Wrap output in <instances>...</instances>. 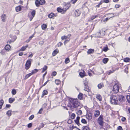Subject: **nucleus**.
I'll return each instance as SVG.
<instances>
[{
	"mask_svg": "<svg viewBox=\"0 0 130 130\" xmlns=\"http://www.w3.org/2000/svg\"><path fill=\"white\" fill-rule=\"evenodd\" d=\"M77 114L78 115H80L82 114V112L81 110H78L76 112Z\"/></svg>",
	"mask_w": 130,
	"mask_h": 130,
	"instance_id": "obj_37",
	"label": "nucleus"
},
{
	"mask_svg": "<svg viewBox=\"0 0 130 130\" xmlns=\"http://www.w3.org/2000/svg\"><path fill=\"white\" fill-rule=\"evenodd\" d=\"M54 15V14L53 13H50L48 15V17L50 18H52V17H53Z\"/></svg>",
	"mask_w": 130,
	"mask_h": 130,
	"instance_id": "obj_29",
	"label": "nucleus"
},
{
	"mask_svg": "<svg viewBox=\"0 0 130 130\" xmlns=\"http://www.w3.org/2000/svg\"><path fill=\"white\" fill-rule=\"evenodd\" d=\"M126 118L124 117H123L121 119V120L123 122H124L126 120Z\"/></svg>",
	"mask_w": 130,
	"mask_h": 130,
	"instance_id": "obj_60",
	"label": "nucleus"
},
{
	"mask_svg": "<svg viewBox=\"0 0 130 130\" xmlns=\"http://www.w3.org/2000/svg\"><path fill=\"white\" fill-rule=\"evenodd\" d=\"M86 118L88 120H91L92 118V114L90 113H88L86 115Z\"/></svg>",
	"mask_w": 130,
	"mask_h": 130,
	"instance_id": "obj_10",
	"label": "nucleus"
},
{
	"mask_svg": "<svg viewBox=\"0 0 130 130\" xmlns=\"http://www.w3.org/2000/svg\"><path fill=\"white\" fill-rule=\"evenodd\" d=\"M75 116V114L74 113H72L71 116V119H73L74 118Z\"/></svg>",
	"mask_w": 130,
	"mask_h": 130,
	"instance_id": "obj_44",
	"label": "nucleus"
},
{
	"mask_svg": "<svg viewBox=\"0 0 130 130\" xmlns=\"http://www.w3.org/2000/svg\"><path fill=\"white\" fill-rule=\"evenodd\" d=\"M72 130H76V128H77L76 126H72Z\"/></svg>",
	"mask_w": 130,
	"mask_h": 130,
	"instance_id": "obj_52",
	"label": "nucleus"
},
{
	"mask_svg": "<svg viewBox=\"0 0 130 130\" xmlns=\"http://www.w3.org/2000/svg\"><path fill=\"white\" fill-rule=\"evenodd\" d=\"M81 122L82 123L84 124H86L87 123V121L86 120L84 119H82L81 120Z\"/></svg>",
	"mask_w": 130,
	"mask_h": 130,
	"instance_id": "obj_41",
	"label": "nucleus"
},
{
	"mask_svg": "<svg viewBox=\"0 0 130 130\" xmlns=\"http://www.w3.org/2000/svg\"><path fill=\"white\" fill-rule=\"evenodd\" d=\"M108 59L107 58H105L103 60V62L104 63H106L108 61Z\"/></svg>",
	"mask_w": 130,
	"mask_h": 130,
	"instance_id": "obj_27",
	"label": "nucleus"
},
{
	"mask_svg": "<svg viewBox=\"0 0 130 130\" xmlns=\"http://www.w3.org/2000/svg\"><path fill=\"white\" fill-rule=\"evenodd\" d=\"M130 60V59L128 58H124V62H127L129 61Z\"/></svg>",
	"mask_w": 130,
	"mask_h": 130,
	"instance_id": "obj_33",
	"label": "nucleus"
},
{
	"mask_svg": "<svg viewBox=\"0 0 130 130\" xmlns=\"http://www.w3.org/2000/svg\"><path fill=\"white\" fill-rule=\"evenodd\" d=\"M104 87V85L102 83L99 84L98 85V87L99 89H100Z\"/></svg>",
	"mask_w": 130,
	"mask_h": 130,
	"instance_id": "obj_15",
	"label": "nucleus"
},
{
	"mask_svg": "<svg viewBox=\"0 0 130 130\" xmlns=\"http://www.w3.org/2000/svg\"><path fill=\"white\" fill-rule=\"evenodd\" d=\"M84 90L85 91H87L88 92H89L90 91V90L88 88V86H84Z\"/></svg>",
	"mask_w": 130,
	"mask_h": 130,
	"instance_id": "obj_28",
	"label": "nucleus"
},
{
	"mask_svg": "<svg viewBox=\"0 0 130 130\" xmlns=\"http://www.w3.org/2000/svg\"><path fill=\"white\" fill-rule=\"evenodd\" d=\"M2 21L3 22L5 21L6 19V15L5 14H3L1 16Z\"/></svg>",
	"mask_w": 130,
	"mask_h": 130,
	"instance_id": "obj_11",
	"label": "nucleus"
},
{
	"mask_svg": "<svg viewBox=\"0 0 130 130\" xmlns=\"http://www.w3.org/2000/svg\"><path fill=\"white\" fill-rule=\"evenodd\" d=\"M36 14V11L35 10H33L31 13V15H30L29 14L28 15V17L30 18V20L31 21L33 18L35 16Z\"/></svg>",
	"mask_w": 130,
	"mask_h": 130,
	"instance_id": "obj_7",
	"label": "nucleus"
},
{
	"mask_svg": "<svg viewBox=\"0 0 130 130\" xmlns=\"http://www.w3.org/2000/svg\"><path fill=\"white\" fill-rule=\"evenodd\" d=\"M70 61V60L69 58H68L65 59V62L66 64H67L69 63Z\"/></svg>",
	"mask_w": 130,
	"mask_h": 130,
	"instance_id": "obj_39",
	"label": "nucleus"
},
{
	"mask_svg": "<svg viewBox=\"0 0 130 130\" xmlns=\"http://www.w3.org/2000/svg\"><path fill=\"white\" fill-rule=\"evenodd\" d=\"M28 47V45H26L25 46H23L21 49H20V51H24L26 49V48Z\"/></svg>",
	"mask_w": 130,
	"mask_h": 130,
	"instance_id": "obj_19",
	"label": "nucleus"
},
{
	"mask_svg": "<svg viewBox=\"0 0 130 130\" xmlns=\"http://www.w3.org/2000/svg\"><path fill=\"white\" fill-rule=\"evenodd\" d=\"M47 25L45 24H43L41 26L43 30H45L46 28Z\"/></svg>",
	"mask_w": 130,
	"mask_h": 130,
	"instance_id": "obj_25",
	"label": "nucleus"
},
{
	"mask_svg": "<svg viewBox=\"0 0 130 130\" xmlns=\"http://www.w3.org/2000/svg\"><path fill=\"white\" fill-rule=\"evenodd\" d=\"M59 52V51L58 50H54L52 53V55L54 56H55Z\"/></svg>",
	"mask_w": 130,
	"mask_h": 130,
	"instance_id": "obj_18",
	"label": "nucleus"
},
{
	"mask_svg": "<svg viewBox=\"0 0 130 130\" xmlns=\"http://www.w3.org/2000/svg\"><path fill=\"white\" fill-rule=\"evenodd\" d=\"M40 5H42L45 3V1L44 0H40L39 1Z\"/></svg>",
	"mask_w": 130,
	"mask_h": 130,
	"instance_id": "obj_31",
	"label": "nucleus"
},
{
	"mask_svg": "<svg viewBox=\"0 0 130 130\" xmlns=\"http://www.w3.org/2000/svg\"><path fill=\"white\" fill-rule=\"evenodd\" d=\"M120 7V5L118 4H116L115 6V7L116 8H119Z\"/></svg>",
	"mask_w": 130,
	"mask_h": 130,
	"instance_id": "obj_59",
	"label": "nucleus"
},
{
	"mask_svg": "<svg viewBox=\"0 0 130 130\" xmlns=\"http://www.w3.org/2000/svg\"><path fill=\"white\" fill-rule=\"evenodd\" d=\"M57 74V72L56 71H54L52 72V75L53 76H55Z\"/></svg>",
	"mask_w": 130,
	"mask_h": 130,
	"instance_id": "obj_50",
	"label": "nucleus"
},
{
	"mask_svg": "<svg viewBox=\"0 0 130 130\" xmlns=\"http://www.w3.org/2000/svg\"><path fill=\"white\" fill-rule=\"evenodd\" d=\"M21 6H19L15 8V10L17 12H18L20 11L21 10Z\"/></svg>",
	"mask_w": 130,
	"mask_h": 130,
	"instance_id": "obj_14",
	"label": "nucleus"
},
{
	"mask_svg": "<svg viewBox=\"0 0 130 130\" xmlns=\"http://www.w3.org/2000/svg\"><path fill=\"white\" fill-rule=\"evenodd\" d=\"M113 71H113H113H109L107 72V73L108 74H110L113 73Z\"/></svg>",
	"mask_w": 130,
	"mask_h": 130,
	"instance_id": "obj_64",
	"label": "nucleus"
},
{
	"mask_svg": "<svg viewBox=\"0 0 130 130\" xmlns=\"http://www.w3.org/2000/svg\"><path fill=\"white\" fill-rule=\"evenodd\" d=\"M38 70L36 69H35L32 71L31 73H32V74L37 72L38 71Z\"/></svg>",
	"mask_w": 130,
	"mask_h": 130,
	"instance_id": "obj_42",
	"label": "nucleus"
},
{
	"mask_svg": "<svg viewBox=\"0 0 130 130\" xmlns=\"http://www.w3.org/2000/svg\"><path fill=\"white\" fill-rule=\"evenodd\" d=\"M57 10L58 12L61 13L62 14H64L66 12V10L64 8L61 9L60 8L58 7L57 8Z\"/></svg>",
	"mask_w": 130,
	"mask_h": 130,
	"instance_id": "obj_9",
	"label": "nucleus"
},
{
	"mask_svg": "<svg viewBox=\"0 0 130 130\" xmlns=\"http://www.w3.org/2000/svg\"><path fill=\"white\" fill-rule=\"evenodd\" d=\"M118 130H123V129L121 126H119L118 127Z\"/></svg>",
	"mask_w": 130,
	"mask_h": 130,
	"instance_id": "obj_58",
	"label": "nucleus"
},
{
	"mask_svg": "<svg viewBox=\"0 0 130 130\" xmlns=\"http://www.w3.org/2000/svg\"><path fill=\"white\" fill-rule=\"evenodd\" d=\"M110 102L112 104L118 105V97L116 95H111L110 97Z\"/></svg>",
	"mask_w": 130,
	"mask_h": 130,
	"instance_id": "obj_2",
	"label": "nucleus"
},
{
	"mask_svg": "<svg viewBox=\"0 0 130 130\" xmlns=\"http://www.w3.org/2000/svg\"><path fill=\"white\" fill-rule=\"evenodd\" d=\"M83 130H90V129L89 127L87 126H85L83 127Z\"/></svg>",
	"mask_w": 130,
	"mask_h": 130,
	"instance_id": "obj_36",
	"label": "nucleus"
},
{
	"mask_svg": "<svg viewBox=\"0 0 130 130\" xmlns=\"http://www.w3.org/2000/svg\"><path fill=\"white\" fill-rule=\"evenodd\" d=\"M96 97L99 100V101H101L102 100V97L101 95L99 94L96 95Z\"/></svg>",
	"mask_w": 130,
	"mask_h": 130,
	"instance_id": "obj_13",
	"label": "nucleus"
},
{
	"mask_svg": "<svg viewBox=\"0 0 130 130\" xmlns=\"http://www.w3.org/2000/svg\"><path fill=\"white\" fill-rule=\"evenodd\" d=\"M100 111L99 110H96L94 112V116L95 117H97L100 115Z\"/></svg>",
	"mask_w": 130,
	"mask_h": 130,
	"instance_id": "obj_16",
	"label": "nucleus"
},
{
	"mask_svg": "<svg viewBox=\"0 0 130 130\" xmlns=\"http://www.w3.org/2000/svg\"><path fill=\"white\" fill-rule=\"evenodd\" d=\"M126 98L128 102L130 104V95H127L126 96Z\"/></svg>",
	"mask_w": 130,
	"mask_h": 130,
	"instance_id": "obj_32",
	"label": "nucleus"
},
{
	"mask_svg": "<svg viewBox=\"0 0 130 130\" xmlns=\"http://www.w3.org/2000/svg\"><path fill=\"white\" fill-rule=\"evenodd\" d=\"M11 48V47L10 45L8 44L6 45L5 47V48L6 50L9 51Z\"/></svg>",
	"mask_w": 130,
	"mask_h": 130,
	"instance_id": "obj_17",
	"label": "nucleus"
},
{
	"mask_svg": "<svg viewBox=\"0 0 130 130\" xmlns=\"http://www.w3.org/2000/svg\"><path fill=\"white\" fill-rule=\"evenodd\" d=\"M47 69V67L46 66H45L44 67L42 68L43 70V71H45Z\"/></svg>",
	"mask_w": 130,
	"mask_h": 130,
	"instance_id": "obj_54",
	"label": "nucleus"
},
{
	"mask_svg": "<svg viewBox=\"0 0 130 130\" xmlns=\"http://www.w3.org/2000/svg\"><path fill=\"white\" fill-rule=\"evenodd\" d=\"M16 91L15 89H13L11 91L12 94L13 95H15L16 94Z\"/></svg>",
	"mask_w": 130,
	"mask_h": 130,
	"instance_id": "obj_40",
	"label": "nucleus"
},
{
	"mask_svg": "<svg viewBox=\"0 0 130 130\" xmlns=\"http://www.w3.org/2000/svg\"><path fill=\"white\" fill-rule=\"evenodd\" d=\"M125 98L123 95H120L118 98V105H120L122 104L123 102L125 101Z\"/></svg>",
	"mask_w": 130,
	"mask_h": 130,
	"instance_id": "obj_4",
	"label": "nucleus"
},
{
	"mask_svg": "<svg viewBox=\"0 0 130 130\" xmlns=\"http://www.w3.org/2000/svg\"><path fill=\"white\" fill-rule=\"evenodd\" d=\"M68 39H67L64 42V44L65 45L66 44V43L68 42H69L70 40V39L69 38H68Z\"/></svg>",
	"mask_w": 130,
	"mask_h": 130,
	"instance_id": "obj_49",
	"label": "nucleus"
},
{
	"mask_svg": "<svg viewBox=\"0 0 130 130\" xmlns=\"http://www.w3.org/2000/svg\"><path fill=\"white\" fill-rule=\"evenodd\" d=\"M32 125V124L31 123H29L28 125V128H30L31 127Z\"/></svg>",
	"mask_w": 130,
	"mask_h": 130,
	"instance_id": "obj_62",
	"label": "nucleus"
},
{
	"mask_svg": "<svg viewBox=\"0 0 130 130\" xmlns=\"http://www.w3.org/2000/svg\"><path fill=\"white\" fill-rule=\"evenodd\" d=\"M67 36H63L61 37V39L62 40H64L66 39L67 38L68 39Z\"/></svg>",
	"mask_w": 130,
	"mask_h": 130,
	"instance_id": "obj_38",
	"label": "nucleus"
},
{
	"mask_svg": "<svg viewBox=\"0 0 130 130\" xmlns=\"http://www.w3.org/2000/svg\"><path fill=\"white\" fill-rule=\"evenodd\" d=\"M128 68L127 67H126L125 68L124 71V72L126 73H127L128 72Z\"/></svg>",
	"mask_w": 130,
	"mask_h": 130,
	"instance_id": "obj_45",
	"label": "nucleus"
},
{
	"mask_svg": "<svg viewBox=\"0 0 130 130\" xmlns=\"http://www.w3.org/2000/svg\"><path fill=\"white\" fill-rule=\"evenodd\" d=\"M61 82L60 81L59 79H56L55 80V83L57 85H58Z\"/></svg>",
	"mask_w": 130,
	"mask_h": 130,
	"instance_id": "obj_34",
	"label": "nucleus"
},
{
	"mask_svg": "<svg viewBox=\"0 0 130 130\" xmlns=\"http://www.w3.org/2000/svg\"><path fill=\"white\" fill-rule=\"evenodd\" d=\"M103 116L101 115L98 119V122L102 127L103 126Z\"/></svg>",
	"mask_w": 130,
	"mask_h": 130,
	"instance_id": "obj_6",
	"label": "nucleus"
},
{
	"mask_svg": "<svg viewBox=\"0 0 130 130\" xmlns=\"http://www.w3.org/2000/svg\"><path fill=\"white\" fill-rule=\"evenodd\" d=\"M1 53L3 55L5 54V51L4 50H2L1 52Z\"/></svg>",
	"mask_w": 130,
	"mask_h": 130,
	"instance_id": "obj_63",
	"label": "nucleus"
},
{
	"mask_svg": "<svg viewBox=\"0 0 130 130\" xmlns=\"http://www.w3.org/2000/svg\"><path fill=\"white\" fill-rule=\"evenodd\" d=\"M15 100V99L13 98H10L9 99V102L10 103H12Z\"/></svg>",
	"mask_w": 130,
	"mask_h": 130,
	"instance_id": "obj_22",
	"label": "nucleus"
},
{
	"mask_svg": "<svg viewBox=\"0 0 130 130\" xmlns=\"http://www.w3.org/2000/svg\"><path fill=\"white\" fill-rule=\"evenodd\" d=\"M62 43L61 42H59V43H58L57 45V46L58 47H59L60 46H61V45H62Z\"/></svg>",
	"mask_w": 130,
	"mask_h": 130,
	"instance_id": "obj_51",
	"label": "nucleus"
},
{
	"mask_svg": "<svg viewBox=\"0 0 130 130\" xmlns=\"http://www.w3.org/2000/svg\"><path fill=\"white\" fill-rule=\"evenodd\" d=\"M47 91L46 90H44L43 92V93L42 94V96H44L45 95H46L47 94Z\"/></svg>",
	"mask_w": 130,
	"mask_h": 130,
	"instance_id": "obj_26",
	"label": "nucleus"
},
{
	"mask_svg": "<svg viewBox=\"0 0 130 130\" xmlns=\"http://www.w3.org/2000/svg\"><path fill=\"white\" fill-rule=\"evenodd\" d=\"M120 85L119 84H115L113 86L112 89V91L114 93H116L119 92Z\"/></svg>",
	"mask_w": 130,
	"mask_h": 130,
	"instance_id": "obj_3",
	"label": "nucleus"
},
{
	"mask_svg": "<svg viewBox=\"0 0 130 130\" xmlns=\"http://www.w3.org/2000/svg\"><path fill=\"white\" fill-rule=\"evenodd\" d=\"M108 50V48L107 47H105L103 48V50L105 52H106Z\"/></svg>",
	"mask_w": 130,
	"mask_h": 130,
	"instance_id": "obj_47",
	"label": "nucleus"
},
{
	"mask_svg": "<svg viewBox=\"0 0 130 130\" xmlns=\"http://www.w3.org/2000/svg\"><path fill=\"white\" fill-rule=\"evenodd\" d=\"M44 126V124L43 123H41L40 125V128H42Z\"/></svg>",
	"mask_w": 130,
	"mask_h": 130,
	"instance_id": "obj_57",
	"label": "nucleus"
},
{
	"mask_svg": "<svg viewBox=\"0 0 130 130\" xmlns=\"http://www.w3.org/2000/svg\"><path fill=\"white\" fill-rule=\"evenodd\" d=\"M4 101L3 100H1L0 101V109H1L2 108V106L4 103Z\"/></svg>",
	"mask_w": 130,
	"mask_h": 130,
	"instance_id": "obj_35",
	"label": "nucleus"
},
{
	"mask_svg": "<svg viewBox=\"0 0 130 130\" xmlns=\"http://www.w3.org/2000/svg\"><path fill=\"white\" fill-rule=\"evenodd\" d=\"M82 96L83 94L81 93H80L78 95V97L79 99L81 100L82 98Z\"/></svg>",
	"mask_w": 130,
	"mask_h": 130,
	"instance_id": "obj_30",
	"label": "nucleus"
},
{
	"mask_svg": "<svg viewBox=\"0 0 130 130\" xmlns=\"http://www.w3.org/2000/svg\"><path fill=\"white\" fill-rule=\"evenodd\" d=\"M32 74V73H29L26 75L25 76L24 79H26L28 78L29 77H30L31 75Z\"/></svg>",
	"mask_w": 130,
	"mask_h": 130,
	"instance_id": "obj_21",
	"label": "nucleus"
},
{
	"mask_svg": "<svg viewBox=\"0 0 130 130\" xmlns=\"http://www.w3.org/2000/svg\"><path fill=\"white\" fill-rule=\"evenodd\" d=\"M77 0H71V2L73 4H75Z\"/></svg>",
	"mask_w": 130,
	"mask_h": 130,
	"instance_id": "obj_53",
	"label": "nucleus"
},
{
	"mask_svg": "<svg viewBox=\"0 0 130 130\" xmlns=\"http://www.w3.org/2000/svg\"><path fill=\"white\" fill-rule=\"evenodd\" d=\"M79 75L82 78L84 76V74L82 72H80Z\"/></svg>",
	"mask_w": 130,
	"mask_h": 130,
	"instance_id": "obj_43",
	"label": "nucleus"
},
{
	"mask_svg": "<svg viewBox=\"0 0 130 130\" xmlns=\"http://www.w3.org/2000/svg\"><path fill=\"white\" fill-rule=\"evenodd\" d=\"M35 3L36 6L37 7H39L40 5V4L39 1L38 0L36 1H35Z\"/></svg>",
	"mask_w": 130,
	"mask_h": 130,
	"instance_id": "obj_23",
	"label": "nucleus"
},
{
	"mask_svg": "<svg viewBox=\"0 0 130 130\" xmlns=\"http://www.w3.org/2000/svg\"><path fill=\"white\" fill-rule=\"evenodd\" d=\"M43 109L42 108H41L39 110L38 113L40 114H41L42 112V111L43 110Z\"/></svg>",
	"mask_w": 130,
	"mask_h": 130,
	"instance_id": "obj_56",
	"label": "nucleus"
},
{
	"mask_svg": "<svg viewBox=\"0 0 130 130\" xmlns=\"http://www.w3.org/2000/svg\"><path fill=\"white\" fill-rule=\"evenodd\" d=\"M94 51V50L93 49H89L87 52V53L88 54H90L93 53Z\"/></svg>",
	"mask_w": 130,
	"mask_h": 130,
	"instance_id": "obj_12",
	"label": "nucleus"
},
{
	"mask_svg": "<svg viewBox=\"0 0 130 130\" xmlns=\"http://www.w3.org/2000/svg\"><path fill=\"white\" fill-rule=\"evenodd\" d=\"M80 103L77 99L70 98L69 99L68 106L71 108H75L80 107Z\"/></svg>",
	"mask_w": 130,
	"mask_h": 130,
	"instance_id": "obj_1",
	"label": "nucleus"
},
{
	"mask_svg": "<svg viewBox=\"0 0 130 130\" xmlns=\"http://www.w3.org/2000/svg\"><path fill=\"white\" fill-rule=\"evenodd\" d=\"M11 110H8L6 113V114L8 117H10L11 115Z\"/></svg>",
	"mask_w": 130,
	"mask_h": 130,
	"instance_id": "obj_24",
	"label": "nucleus"
},
{
	"mask_svg": "<svg viewBox=\"0 0 130 130\" xmlns=\"http://www.w3.org/2000/svg\"><path fill=\"white\" fill-rule=\"evenodd\" d=\"M97 17H98V16L97 15H95V16H92L91 18V20H93V19H94L95 18Z\"/></svg>",
	"mask_w": 130,
	"mask_h": 130,
	"instance_id": "obj_55",
	"label": "nucleus"
},
{
	"mask_svg": "<svg viewBox=\"0 0 130 130\" xmlns=\"http://www.w3.org/2000/svg\"><path fill=\"white\" fill-rule=\"evenodd\" d=\"M32 61V59H30L28 60L27 61L25 65V69L26 70H28L30 68L31 65V62Z\"/></svg>",
	"mask_w": 130,
	"mask_h": 130,
	"instance_id": "obj_5",
	"label": "nucleus"
},
{
	"mask_svg": "<svg viewBox=\"0 0 130 130\" xmlns=\"http://www.w3.org/2000/svg\"><path fill=\"white\" fill-rule=\"evenodd\" d=\"M71 6V4L70 3V2H68L65 4L63 6V8L65 10H66V12L67 10L69 9Z\"/></svg>",
	"mask_w": 130,
	"mask_h": 130,
	"instance_id": "obj_8",
	"label": "nucleus"
},
{
	"mask_svg": "<svg viewBox=\"0 0 130 130\" xmlns=\"http://www.w3.org/2000/svg\"><path fill=\"white\" fill-rule=\"evenodd\" d=\"M80 12H79L78 10H76L75 12V15L77 17L80 14Z\"/></svg>",
	"mask_w": 130,
	"mask_h": 130,
	"instance_id": "obj_20",
	"label": "nucleus"
},
{
	"mask_svg": "<svg viewBox=\"0 0 130 130\" xmlns=\"http://www.w3.org/2000/svg\"><path fill=\"white\" fill-rule=\"evenodd\" d=\"M84 86H88V85H87L88 83L87 81L85 80L84 81Z\"/></svg>",
	"mask_w": 130,
	"mask_h": 130,
	"instance_id": "obj_48",
	"label": "nucleus"
},
{
	"mask_svg": "<svg viewBox=\"0 0 130 130\" xmlns=\"http://www.w3.org/2000/svg\"><path fill=\"white\" fill-rule=\"evenodd\" d=\"M75 123L77 124V125H78V124H79V121L76 120H75Z\"/></svg>",
	"mask_w": 130,
	"mask_h": 130,
	"instance_id": "obj_61",
	"label": "nucleus"
},
{
	"mask_svg": "<svg viewBox=\"0 0 130 130\" xmlns=\"http://www.w3.org/2000/svg\"><path fill=\"white\" fill-rule=\"evenodd\" d=\"M34 115H32L29 117V120H31L33 119V118H34Z\"/></svg>",
	"mask_w": 130,
	"mask_h": 130,
	"instance_id": "obj_46",
	"label": "nucleus"
}]
</instances>
